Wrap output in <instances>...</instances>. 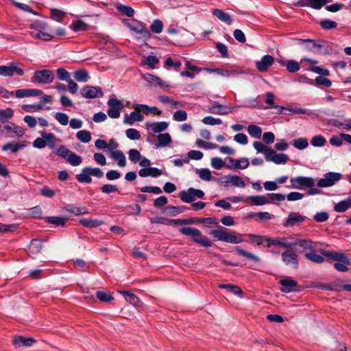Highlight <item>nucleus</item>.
<instances>
[{
    "label": "nucleus",
    "instance_id": "21",
    "mask_svg": "<svg viewBox=\"0 0 351 351\" xmlns=\"http://www.w3.org/2000/svg\"><path fill=\"white\" fill-rule=\"evenodd\" d=\"M293 249L296 246H300L304 251L308 250L310 252L316 251L317 243L313 242L308 239H294L293 241Z\"/></svg>",
    "mask_w": 351,
    "mask_h": 351
},
{
    "label": "nucleus",
    "instance_id": "22",
    "mask_svg": "<svg viewBox=\"0 0 351 351\" xmlns=\"http://www.w3.org/2000/svg\"><path fill=\"white\" fill-rule=\"evenodd\" d=\"M4 128L9 132L8 136L12 138L21 137L25 134V129L12 122L5 125Z\"/></svg>",
    "mask_w": 351,
    "mask_h": 351
},
{
    "label": "nucleus",
    "instance_id": "20",
    "mask_svg": "<svg viewBox=\"0 0 351 351\" xmlns=\"http://www.w3.org/2000/svg\"><path fill=\"white\" fill-rule=\"evenodd\" d=\"M332 0H301L298 2L297 5L300 7H310L315 10L321 9L327 3Z\"/></svg>",
    "mask_w": 351,
    "mask_h": 351
},
{
    "label": "nucleus",
    "instance_id": "4",
    "mask_svg": "<svg viewBox=\"0 0 351 351\" xmlns=\"http://www.w3.org/2000/svg\"><path fill=\"white\" fill-rule=\"evenodd\" d=\"M298 43L302 45L304 48L312 53H319L326 54L329 53L326 45L328 43L325 41L316 40L313 39H298Z\"/></svg>",
    "mask_w": 351,
    "mask_h": 351
},
{
    "label": "nucleus",
    "instance_id": "19",
    "mask_svg": "<svg viewBox=\"0 0 351 351\" xmlns=\"http://www.w3.org/2000/svg\"><path fill=\"white\" fill-rule=\"evenodd\" d=\"M157 138H158L157 142H155L149 138L147 139V141L148 143H149L150 144L154 145L156 148L165 147V146L168 145L172 141L171 135L167 132L160 134L157 136Z\"/></svg>",
    "mask_w": 351,
    "mask_h": 351
},
{
    "label": "nucleus",
    "instance_id": "51",
    "mask_svg": "<svg viewBox=\"0 0 351 351\" xmlns=\"http://www.w3.org/2000/svg\"><path fill=\"white\" fill-rule=\"evenodd\" d=\"M77 138L82 143H87L91 141V134L87 130H80L76 133Z\"/></svg>",
    "mask_w": 351,
    "mask_h": 351
},
{
    "label": "nucleus",
    "instance_id": "48",
    "mask_svg": "<svg viewBox=\"0 0 351 351\" xmlns=\"http://www.w3.org/2000/svg\"><path fill=\"white\" fill-rule=\"evenodd\" d=\"M88 173L89 171L87 170V167H84L82 170L81 173L77 175V180L81 183H90L92 182V178Z\"/></svg>",
    "mask_w": 351,
    "mask_h": 351
},
{
    "label": "nucleus",
    "instance_id": "37",
    "mask_svg": "<svg viewBox=\"0 0 351 351\" xmlns=\"http://www.w3.org/2000/svg\"><path fill=\"white\" fill-rule=\"evenodd\" d=\"M250 203L255 206H263L269 204L267 195H252L247 197Z\"/></svg>",
    "mask_w": 351,
    "mask_h": 351
},
{
    "label": "nucleus",
    "instance_id": "58",
    "mask_svg": "<svg viewBox=\"0 0 351 351\" xmlns=\"http://www.w3.org/2000/svg\"><path fill=\"white\" fill-rule=\"evenodd\" d=\"M47 221L58 226H62L67 221V219L60 217H49L47 218Z\"/></svg>",
    "mask_w": 351,
    "mask_h": 351
},
{
    "label": "nucleus",
    "instance_id": "18",
    "mask_svg": "<svg viewBox=\"0 0 351 351\" xmlns=\"http://www.w3.org/2000/svg\"><path fill=\"white\" fill-rule=\"evenodd\" d=\"M279 284L282 286L280 291L283 293H288L298 291V282L291 278L282 279L279 281Z\"/></svg>",
    "mask_w": 351,
    "mask_h": 351
},
{
    "label": "nucleus",
    "instance_id": "28",
    "mask_svg": "<svg viewBox=\"0 0 351 351\" xmlns=\"http://www.w3.org/2000/svg\"><path fill=\"white\" fill-rule=\"evenodd\" d=\"M226 180L223 182V184L224 186H228L230 184L241 188H244L245 186V182L239 176L228 175L226 177Z\"/></svg>",
    "mask_w": 351,
    "mask_h": 351
},
{
    "label": "nucleus",
    "instance_id": "41",
    "mask_svg": "<svg viewBox=\"0 0 351 351\" xmlns=\"http://www.w3.org/2000/svg\"><path fill=\"white\" fill-rule=\"evenodd\" d=\"M121 293L123 295L125 300L130 304L136 306H141L142 305V302H141V300L134 293L125 291H121Z\"/></svg>",
    "mask_w": 351,
    "mask_h": 351
},
{
    "label": "nucleus",
    "instance_id": "60",
    "mask_svg": "<svg viewBox=\"0 0 351 351\" xmlns=\"http://www.w3.org/2000/svg\"><path fill=\"white\" fill-rule=\"evenodd\" d=\"M117 9L121 14L129 17H132L134 14V10L130 6L119 5L117 6Z\"/></svg>",
    "mask_w": 351,
    "mask_h": 351
},
{
    "label": "nucleus",
    "instance_id": "13",
    "mask_svg": "<svg viewBox=\"0 0 351 351\" xmlns=\"http://www.w3.org/2000/svg\"><path fill=\"white\" fill-rule=\"evenodd\" d=\"M306 219V217L302 215L300 213L298 212H291L285 219L283 225L285 227H293L304 223Z\"/></svg>",
    "mask_w": 351,
    "mask_h": 351
},
{
    "label": "nucleus",
    "instance_id": "2",
    "mask_svg": "<svg viewBox=\"0 0 351 351\" xmlns=\"http://www.w3.org/2000/svg\"><path fill=\"white\" fill-rule=\"evenodd\" d=\"M215 241H220L231 244H239L243 241L242 234H237L224 227L219 226L210 232Z\"/></svg>",
    "mask_w": 351,
    "mask_h": 351
},
{
    "label": "nucleus",
    "instance_id": "26",
    "mask_svg": "<svg viewBox=\"0 0 351 351\" xmlns=\"http://www.w3.org/2000/svg\"><path fill=\"white\" fill-rule=\"evenodd\" d=\"M266 160L267 161H272L277 165H280L285 164L288 161L289 157L285 154H278L271 149V152L267 155Z\"/></svg>",
    "mask_w": 351,
    "mask_h": 351
},
{
    "label": "nucleus",
    "instance_id": "35",
    "mask_svg": "<svg viewBox=\"0 0 351 351\" xmlns=\"http://www.w3.org/2000/svg\"><path fill=\"white\" fill-rule=\"evenodd\" d=\"M64 211L73 214L75 216L80 215H86L88 213V209L86 207H78L74 204H69L64 208Z\"/></svg>",
    "mask_w": 351,
    "mask_h": 351
},
{
    "label": "nucleus",
    "instance_id": "1",
    "mask_svg": "<svg viewBox=\"0 0 351 351\" xmlns=\"http://www.w3.org/2000/svg\"><path fill=\"white\" fill-rule=\"evenodd\" d=\"M289 188L294 189H304L308 188V195H315L321 193V191L315 187V181L311 177L307 176H297L293 177L290 179Z\"/></svg>",
    "mask_w": 351,
    "mask_h": 351
},
{
    "label": "nucleus",
    "instance_id": "64",
    "mask_svg": "<svg viewBox=\"0 0 351 351\" xmlns=\"http://www.w3.org/2000/svg\"><path fill=\"white\" fill-rule=\"evenodd\" d=\"M163 25L161 21L156 19L150 26V29L155 34H160L162 31Z\"/></svg>",
    "mask_w": 351,
    "mask_h": 351
},
{
    "label": "nucleus",
    "instance_id": "63",
    "mask_svg": "<svg viewBox=\"0 0 351 351\" xmlns=\"http://www.w3.org/2000/svg\"><path fill=\"white\" fill-rule=\"evenodd\" d=\"M56 120L62 125H66L69 123V117L63 112H56L54 115Z\"/></svg>",
    "mask_w": 351,
    "mask_h": 351
},
{
    "label": "nucleus",
    "instance_id": "14",
    "mask_svg": "<svg viewBox=\"0 0 351 351\" xmlns=\"http://www.w3.org/2000/svg\"><path fill=\"white\" fill-rule=\"evenodd\" d=\"M214 73L226 77L236 76L244 73L243 70L237 69L234 65H228L226 67L216 68L213 70Z\"/></svg>",
    "mask_w": 351,
    "mask_h": 351
},
{
    "label": "nucleus",
    "instance_id": "54",
    "mask_svg": "<svg viewBox=\"0 0 351 351\" xmlns=\"http://www.w3.org/2000/svg\"><path fill=\"white\" fill-rule=\"evenodd\" d=\"M247 132L251 136L256 138H261L262 134L261 128L256 125H250L247 127Z\"/></svg>",
    "mask_w": 351,
    "mask_h": 351
},
{
    "label": "nucleus",
    "instance_id": "57",
    "mask_svg": "<svg viewBox=\"0 0 351 351\" xmlns=\"http://www.w3.org/2000/svg\"><path fill=\"white\" fill-rule=\"evenodd\" d=\"M196 145L199 148H203L205 149H212L218 147V145L216 143L206 142L201 139L196 141Z\"/></svg>",
    "mask_w": 351,
    "mask_h": 351
},
{
    "label": "nucleus",
    "instance_id": "7",
    "mask_svg": "<svg viewBox=\"0 0 351 351\" xmlns=\"http://www.w3.org/2000/svg\"><path fill=\"white\" fill-rule=\"evenodd\" d=\"M343 178V175L337 172H328L317 180V186L319 188H329L335 185Z\"/></svg>",
    "mask_w": 351,
    "mask_h": 351
},
{
    "label": "nucleus",
    "instance_id": "38",
    "mask_svg": "<svg viewBox=\"0 0 351 351\" xmlns=\"http://www.w3.org/2000/svg\"><path fill=\"white\" fill-rule=\"evenodd\" d=\"M43 248V243L38 239H32L29 246L30 256H34L39 254Z\"/></svg>",
    "mask_w": 351,
    "mask_h": 351
},
{
    "label": "nucleus",
    "instance_id": "11",
    "mask_svg": "<svg viewBox=\"0 0 351 351\" xmlns=\"http://www.w3.org/2000/svg\"><path fill=\"white\" fill-rule=\"evenodd\" d=\"M109 108L107 110L108 115L112 119H118L121 114V110L123 106L121 101L117 98H111L108 101Z\"/></svg>",
    "mask_w": 351,
    "mask_h": 351
},
{
    "label": "nucleus",
    "instance_id": "61",
    "mask_svg": "<svg viewBox=\"0 0 351 351\" xmlns=\"http://www.w3.org/2000/svg\"><path fill=\"white\" fill-rule=\"evenodd\" d=\"M101 191L103 193L109 195L110 193L117 192L119 191V189L117 185L106 184L101 187Z\"/></svg>",
    "mask_w": 351,
    "mask_h": 351
},
{
    "label": "nucleus",
    "instance_id": "33",
    "mask_svg": "<svg viewBox=\"0 0 351 351\" xmlns=\"http://www.w3.org/2000/svg\"><path fill=\"white\" fill-rule=\"evenodd\" d=\"M134 108L136 110H138L139 112H143L145 114H149L153 113L154 114L160 115L162 114V111L159 110L156 107H149L146 104H135Z\"/></svg>",
    "mask_w": 351,
    "mask_h": 351
},
{
    "label": "nucleus",
    "instance_id": "62",
    "mask_svg": "<svg viewBox=\"0 0 351 351\" xmlns=\"http://www.w3.org/2000/svg\"><path fill=\"white\" fill-rule=\"evenodd\" d=\"M202 121L204 124L208 125H220L222 123V121L221 119L215 118L211 116L205 117L202 120Z\"/></svg>",
    "mask_w": 351,
    "mask_h": 351
},
{
    "label": "nucleus",
    "instance_id": "42",
    "mask_svg": "<svg viewBox=\"0 0 351 351\" xmlns=\"http://www.w3.org/2000/svg\"><path fill=\"white\" fill-rule=\"evenodd\" d=\"M35 342L32 338L18 337L13 339V343L17 347L32 346Z\"/></svg>",
    "mask_w": 351,
    "mask_h": 351
},
{
    "label": "nucleus",
    "instance_id": "47",
    "mask_svg": "<svg viewBox=\"0 0 351 351\" xmlns=\"http://www.w3.org/2000/svg\"><path fill=\"white\" fill-rule=\"evenodd\" d=\"M291 144L295 149L299 150H304L308 146V142L306 138H298L294 139Z\"/></svg>",
    "mask_w": 351,
    "mask_h": 351
},
{
    "label": "nucleus",
    "instance_id": "8",
    "mask_svg": "<svg viewBox=\"0 0 351 351\" xmlns=\"http://www.w3.org/2000/svg\"><path fill=\"white\" fill-rule=\"evenodd\" d=\"M54 80V73L51 70H37L34 72L31 82L40 84H51Z\"/></svg>",
    "mask_w": 351,
    "mask_h": 351
},
{
    "label": "nucleus",
    "instance_id": "27",
    "mask_svg": "<svg viewBox=\"0 0 351 351\" xmlns=\"http://www.w3.org/2000/svg\"><path fill=\"white\" fill-rule=\"evenodd\" d=\"M321 254L328 258H331L333 261L344 263H350L348 258L345 254L337 252L335 251H327L322 250Z\"/></svg>",
    "mask_w": 351,
    "mask_h": 351
},
{
    "label": "nucleus",
    "instance_id": "29",
    "mask_svg": "<svg viewBox=\"0 0 351 351\" xmlns=\"http://www.w3.org/2000/svg\"><path fill=\"white\" fill-rule=\"evenodd\" d=\"M274 58L270 55L264 56L261 60L256 62V68L261 72L266 71L273 64Z\"/></svg>",
    "mask_w": 351,
    "mask_h": 351
},
{
    "label": "nucleus",
    "instance_id": "55",
    "mask_svg": "<svg viewBox=\"0 0 351 351\" xmlns=\"http://www.w3.org/2000/svg\"><path fill=\"white\" fill-rule=\"evenodd\" d=\"M315 252L316 251L306 253L304 255L305 258L315 263H321L324 262V259L323 256L316 254Z\"/></svg>",
    "mask_w": 351,
    "mask_h": 351
},
{
    "label": "nucleus",
    "instance_id": "24",
    "mask_svg": "<svg viewBox=\"0 0 351 351\" xmlns=\"http://www.w3.org/2000/svg\"><path fill=\"white\" fill-rule=\"evenodd\" d=\"M233 110L234 107L223 106L217 102H215L211 106L208 107V112L215 114H227Z\"/></svg>",
    "mask_w": 351,
    "mask_h": 351
},
{
    "label": "nucleus",
    "instance_id": "31",
    "mask_svg": "<svg viewBox=\"0 0 351 351\" xmlns=\"http://www.w3.org/2000/svg\"><path fill=\"white\" fill-rule=\"evenodd\" d=\"M43 94L42 90L38 89H18L15 91V96L18 98L27 97H36Z\"/></svg>",
    "mask_w": 351,
    "mask_h": 351
},
{
    "label": "nucleus",
    "instance_id": "25",
    "mask_svg": "<svg viewBox=\"0 0 351 351\" xmlns=\"http://www.w3.org/2000/svg\"><path fill=\"white\" fill-rule=\"evenodd\" d=\"M327 124L341 130H351V119H347L343 121L337 119H330L327 121Z\"/></svg>",
    "mask_w": 351,
    "mask_h": 351
},
{
    "label": "nucleus",
    "instance_id": "3",
    "mask_svg": "<svg viewBox=\"0 0 351 351\" xmlns=\"http://www.w3.org/2000/svg\"><path fill=\"white\" fill-rule=\"evenodd\" d=\"M179 231L182 234L191 237V241L201 246L209 247L213 245V242L197 228L183 227Z\"/></svg>",
    "mask_w": 351,
    "mask_h": 351
},
{
    "label": "nucleus",
    "instance_id": "6",
    "mask_svg": "<svg viewBox=\"0 0 351 351\" xmlns=\"http://www.w3.org/2000/svg\"><path fill=\"white\" fill-rule=\"evenodd\" d=\"M40 135L42 137H38L34 141V147L43 149L47 145L51 149L54 148L57 138L53 133L43 131L40 132Z\"/></svg>",
    "mask_w": 351,
    "mask_h": 351
},
{
    "label": "nucleus",
    "instance_id": "39",
    "mask_svg": "<svg viewBox=\"0 0 351 351\" xmlns=\"http://www.w3.org/2000/svg\"><path fill=\"white\" fill-rule=\"evenodd\" d=\"M212 13L214 16L217 17L219 20L228 25H230L232 23L231 16L228 13L224 12L221 10L214 9L212 11Z\"/></svg>",
    "mask_w": 351,
    "mask_h": 351
},
{
    "label": "nucleus",
    "instance_id": "50",
    "mask_svg": "<svg viewBox=\"0 0 351 351\" xmlns=\"http://www.w3.org/2000/svg\"><path fill=\"white\" fill-rule=\"evenodd\" d=\"M326 143V138L321 134L314 136L311 140V144L315 147H324Z\"/></svg>",
    "mask_w": 351,
    "mask_h": 351
},
{
    "label": "nucleus",
    "instance_id": "34",
    "mask_svg": "<svg viewBox=\"0 0 351 351\" xmlns=\"http://www.w3.org/2000/svg\"><path fill=\"white\" fill-rule=\"evenodd\" d=\"M110 156L111 158L117 160V165L120 167L126 166V158L123 152L121 150L111 152Z\"/></svg>",
    "mask_w": 351,
    "mask_h": 351
},
{
    "label": "nucleus",
    "instance_id": "17",
    "mask_svg": "<svg viewBox=\"0 0 351 351\" xmlns=\"http://www.w3.org/2000/svg\"><path fill=\"white\" fill-rule=\"evenodd\" d=\"M293 237L286 238H269L267 239L269 245H279L289 250H293Z\"/></svg>",
    "mask_w": 351,
    "mask_h": 351
},
{
    "label": "nucleus",
    "instance_id": "5",
    "mask_svg": "<svg viewBox=\"0 0 351 351\" xmlns=\"http://www.w3.org/2000/svg\"><path fill=\"white\" fill-rule=\"evenodd\" d=\"M54 153L56 155L63 158L72 166H78L82 162V158L81 156L77 155L64 145H60L54 151Z\"/></svg>",
    "mask_w": 351,
    "mask_h": 351
},
{
    "label": "nucleus",
    "instance_id": "49",
    "mask_svg": "<svg viewBox=\"0 0 351 351\" xmlns=\"http://www.w3.org/2000/svg\"><path fill=\"white\" fill-rule=\"evenodd\" d=\"M253 146L258 153L264 154L265 159L267 158V155L271 150V148L267 147L265 145L260 141L254 142Z\"/></svg>",
    "mask_w": 351,
    "mask_h": 351
},
{
    "label": "nucleus",
    "instance_id": "56",
    "mask_svg": "<svg viewBox=\"0 0 351 351\" xmlns=\"http://www.w3.org/2000/svg\"><path fill=\"white\" fill-rule=\"evenodd\" d=\"M199 177L204 181L209 182L213 179L210 171L207 168L197 170Z\"/></svg>",
    "mask_w": 351,
    "mask_h": 351
},
{
    "label": "nucleus",
    "instance_id": "32",
    "mask_svg": "<svg viewBox=\"0 0 351 351\" xmlns=\"http://www.w3.org/2000/svg\"><path fill=\"white\" fill-rule=\"evenodd\" d=\"M282 261L286 265H293L295 267L298 265V255L294 252H285L281 254Z\"/></svg>",
    "mask_w": 351,
    "mask_h": 351
},
{
    "label": "nucleus",
    "instance_id": "43",
    "mask_svg": "<svg viewBox=\"0 0 351 351\" xmlns=\"http://www.w3.org/2000/svg\"><path fill=\"white\" fill-rule=\"evenodd\" d=\"M80 223L86 228H95L101 226L103 221L99 219L83 218L80 220Z\"/></svg>",
    "mask_w": 351,
    "mask_h": 351
},
{
    "label": "nucleus",
    "instance_id": "46",
    "mask_svg": "<svg viewBox=\"0 0 351 351\" xmlns=\"http://www.w3.org/2000/svg\"><path fill=\"white\" fill-rule=\"evenodd\" d=\"M73 77L79 82H86L89 79L88 73L85 69H80L74 71Z\"/></svg>",
    "mask_w": 351,
    "mask_h": 351
},
{
    "label": "nucleus",
    "instance_id": "40",
    "mask_svg": "<svg viewBox=\"0 0 351 351\" xmlns=\"http://www.w3.org/2000/svg\"><path fill=\"white\" fill-rule=\"evenodd\" d=\"M351 208V198L348 197L337 203L334 210L337 213H343Z\"/></svg>",
    "mask_w": 351,
    "mask_h": 351
},
{
    "label": "nucleus",
    "instance_id": "16",
    "mask_svg": "<svg viewBox=\"0 0 351 351\" xmlns=\"http://www.w3.org/2000/svg\"><path fill=\"white\" fill-rule=\"evenodd\" d=\"M168 123L165 121L146 122L145 128L149 134L160 133L167 130Z\"/></svg>",
    "mask_w": 351,
    "mask_h": 351
},
{
    "label": "nucleus",
    "instance_id": "53",
    "mask_svg": "<svg viewBox=\"0 0 351 351\" xmlns=\"http://www.w3.org/2000/svg\"><path fill=\"white\" fill-rule=\"evenodd\" d=\"M246 237H248L250 241L256 243L257 245H261L263 242H267V239H269V237L254 234H247Z\"/></svg>",
    "mask_w": 351,
    "mask_h": 351
},
{
    "label": "nucleus",
    "instance_id": "44",
    "mask_svg": "<svg viewBox=\"0 0 351 351\" xmlns=\"http://www.w3.org/2000/svg\"><path fill=\"white\" fill-rule=\"evenodd\" d=\"M219 288L221 289H228L230 292L232 293L233 294L238 295L240 298L242 297L243 291L238 286L233 285L231 284H220L219 285Z\"/></svg>",
    "mask_w": 351,
    "mask_h": 351
},
{
    "label": "nucleus",
    "instance_id": "30",
    "mask_svg": "<svg viewBox=\"0 0 351 351\" xmlns=\"http://www.w3.org/2000/svg\"><path fill=\"white\" fill-rule=\"evenodd\" d=\"M27 146L26 141H21L15 143L13 141L8 142L2 146L3 151L10 150L12 153L16 154L19 150L23 149Z\"/></svg>",
    "mask_w": 351,
    "mask_h": 351
},
{
    "label": "nucleus",
    "instance_id": "10",
    "mask_svg": "<svg viewBox=\"0 0 351 351\" xmlns=\"http://www.w3.org/2000/svg\"><path fill=\"white\" fill-rule=\"evenodd\" d=\"M204 195V193L203 191L194 188H189L186 191H182L180 193L179 197L182 202L190 203L193 202L196 197L202 198Z\"/></svg>",
    "mask_w": 351,
    "mask_h": 351
},
{
    "label": "nucleus",
    "instance_id": "36",
    "mask_svg": "<svg viewBox=\"0 0 351 351\" xmlns=\"http://www.w3.org/2000/svg\"><path fill=\"white\" fill-rule=\"evenodd\" d=\"M137 111L135 110L130 114H125L123 122L128 125H132L136 121H142L144 117Z\"/></svg>",
    "mask_w": 351,
    "mask_h": 351
},
{
    "label": "nucleus",
    "instance_id": "12",
    "mask_svg": "<svg viewBox=\"0 0 351 351\" xmlns=\"http://www.w3.org/2000/svg\"><path fill=\"white\" fill-rule=\"evenodd\" d=\"M81 95L86 99H96L102 97L104 93L100 87L87 85L82 88Z\"/></svg>",
    "mask_w": 351,
    "mask_h": 351
},
{
    "label": "nucleus",
    "instance_id": "52",
    "mask_svg": "<svg viewBox=\"0 0 351 351\" xmlns=\"http://www.w3.org/2000/svg\"><path fill=\"white\" fill-rule=\"evenodd\" d=\"M267 195L269 204H278L286 198V196L281 193H267Z\"/></svg>",
    "mask_w": 351,
    "mask_h": 351
},
{
    "label": "nucleus",
    "instance_id": "15",
    "mask_svg": "<svg viewBox=\"0 0 351 351\" xmlns=\"http://www.w3.org/2000/svg\"><path fill=\"white\" fill-rule=\"evenodd\" d=\"M53 97L51 95H44L41 99L38 104L37 105H27L25 106L23 109L27 112H33L45 109V104H51L52 102ZM50 108L47 107L45 110H49Z\"/></svg>",
    "mask_w": 351,
    "mask_h": 351
},
{
    "label": "nucleus",
    "instance_id": "23",
    "mask_svg": "<svg viewBox=\"0 0 351 351\" xmlns=\"http://www.w3.org/2000/svg\"><path fill=\"white\" fill-rule=\"evenodd\" d=\"M128 27L134 32L139 34L142 37L148 38L150 37V33L141 23L138 21H133L128 24Z\"/></svg>",
    "mask_w": 351,
    "mask_h": 351
},
{
    "label": "nucleus",
    "instance_id": "59",
    "mask_svg": "<svg viewBox=\"0 0 351 351\" xmlns=\"http://www.w3.org/2000/svg\"><path fill=\"white\" fill-rule=\"evenodd\" d=\"M65 15H66V13L59 9H57V8L51 9V17L53 20L60 22V21L65 16Z\"/></svg>",
    "mask_w": 351,
    "mask_h": 351
},
{
    "label": "nucleus",
    "instance_id": "9",
    "mask_svg": "<svg viewBox=\"0 0 351 351\" xmlns=\"http://www.w3.org/2000/svg\"><path fill=\"white\" fill-rule=\"evenodd\" d=\"M19 63L11 62L8 65L0 66V75L3 77H12L14 74L23 76L25 73L23 69L19 66Z\"/></svg>",
    "mask_w": 351,
    "mask_h": 351
},
{
    "label": "nucleus",
    "instance_id": "45",
    "mask_svg": "<svg viewBox=\"0 0 351 351\" xmlns=\"http://www.w3.org/2000/svg\"><path fill=\"white\" fill-rule=\"evenodd\" d=\"M235 250L237 252V254L241 256H243L254 262L260 261V258L258 256H256L255 254L251 252L245 251L244 250L241 249L239 246L235 247Z\"/></svg>",
    "mask_w": 351,
    "mask_h": 351
}]
</instances>
